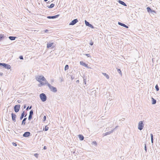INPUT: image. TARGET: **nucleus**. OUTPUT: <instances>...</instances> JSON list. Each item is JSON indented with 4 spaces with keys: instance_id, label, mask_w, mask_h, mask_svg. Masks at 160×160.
I'll return each mask as SVG.
<instances>
[{
    "instance_id": "nucleus-1",
    "label": "nucleus",
    "mask_w": 160,
    "mask_h": 160,
    "mask_svg": "<svg viewBox=\"0 0 160 160\" xmlns=\"http://www.w3.org/2000/svg\"><path fill=\"white\" fill-rule=\"evenodd\" d=\"M36 80L38 81L39 82L42 81H46V79L42 75L38 76L35 78Z\"/></svg>"
},
{
    "instance_id": "nucleus-2",
    "label": "nucleus",
    "mask_w": 160,
    "mask_h": 160,
    "mask_svg": "<svg viewBox=\"0 0 160 160\" xmlns=\"http://www.w3.org/2000/svg\"><path fill=\"white\" fill-rule=\"evenodd\" d=\"M41 101L44 102L47 100V97L46 95L44 93H42L39 95Z\"/></svg>"
},
{
    "instance_id": "nucleus-3",
    "label": "nucleus",
    "mask_w": 160,
    "mask_h": 160,
    "mask_svg": "<svg viewBox=\"0 0 160 160\" xmlns=\"http://www.w3.org/2000/svg\"><path fill=\"white\" fill-rule=\"evenodd\" d=\"M48 86L51 91L54 93L56 92H57V88L56 87L51 86L50 84H48Z\"/></svg>"
},
{
    "instance_id": "nucleus-4",
    "label": "nucleus",
    "mask_w": 160,
    "mask_h": 160,
    "mask_svg": "<svg viewBox=\"0 0 160 160\" xmlns=\"http://www.w3.org/2000/svg\"><path fill=\"white\" fill-rule=\"evenodd\" d=\"M144 127V124L143 121H140L138 124V128L140 130H142Z\"/></svg>"
},
{
    "instance_id": "nucleus-5",
    "label": "nucleus",
    "mask_w": 160,
    "mask_h": 160,
    "mask_svg": "<svg viewBox=\"0 0 160 160\" xmlns=\"http://www.w3.org/2000/svg\"><path fill=\"white\" fill-rule=\"evenodd\" d=\"M20 105L18 104L15 105L14 107V109L16 112H18L19 111L20 108Z\"/></svg>"
},
{
    "instance_id": "nucleus-6",
    "label": "nucleus",
    "mask_w": 160,
    "mask_h": 160,
    "mask_svg": "<svg viewBox=\"0 0 160 160\" xmlns=\"http://www.w3.org/2000/svg\"><path fill=\"white\" fill-rule=\"evenodd\" d=\"M45 82H42V81L40 82V84H38V86L39 87H41L43 85H47L48 86V84H49L48 81L46 80V81H44Z\"/></svg>"
},
{
    "instance_id": "nucleus-7",
    "label": "nucleus",
    "mask_w": 160,
    "mask_h": 160,
    "mask_svg": "<svg viewBox=\"0 0 160 160\" xmlns=\"http://www.w3.org/2000/svg\"><path fill=\"white\" fill-rule=\"evenodd\" d=\"M3 68L7 69H9L11 68V67L10 65L5 63H2V66Z\"/></svg>"
},
{
    "instance_id": "nucleus-8",
    "label": "nucleus",
    "mask_w": 160,
    "mask_h": 160,
    "mask_svg": "<svg viewBox=\"0 0 160 160\" xmlns=\"http://www.w3.org/2000/svg\"><path fill=\"white\" fill-rule=\"evenodd\" d=\"M7 38L6 35H4L3 34H0V41L1 42L4 39H6Z\"/></svg>"
},
{
    "instance_id": "nucleus-9",
    "label": "nucleus",
    "mask_w": 160,
    "mask_h": 160,
    "mask_svg": "<svg viewBox=\"0 0 160 160\" xmlns=\"http://www.w3.org/2000/svg\"><path fill=\"white\" fill-rule=\"evenodd\" d=\"M85 23L86 26H88L92 28H94L93 26L91 24H90L89 22H88L86 20H85Z\"/></svg>"
},
{
    "instance_id": "nucleus-10",
    "label": "nucleus",
    "mask_w": 160,
    "mask_h": 160,
    "mask_svg": "<svg viewBox=\"0 0 160 160\" xmlns=\"http://www.w3.org/2000/svg\"><path fill=\"white\" fill-rule=\"evenodd\" d=\"M78 21L77 19H75L72 21L69 24V25H73L76 23Z\"/></svg>"
},
{
    "instance_id": "nucleus-11",
    "label": "nucleus",
    "mask_w": 160,
    "mask_h": 160,
    "mask_svg": "<svg viewBox=\"0 0 160 160\" xmlns=\"http://www.w3.org/2000/svg\"><path fill=\"white\" fill-rule=\"evenodd\" d=\"M31 135V133L29 132H25L23 135V136L24 137L27 138L30 136Z\"/></svg>"
},
{
    "instance_id": "nucleus-12",
    "label": "nucleus",
    "mask_w": 160,
    "mask_h": 160,
    "mask_svg": "<svg viewBox=\"0 0 160 160\" xmlns=\"http://www.w3.org/2000/svg\"><path fill=\"white\" fill-rule=\"evenodd\" d=\"M11 116L12 120L13 122H15L16 121V115L15 114L12 113L11 114Z\"/></svg>"
},
{
    "instance_id": "nucleus-13",
    "label": "nucleus",
    "mask_w": 160,
    "mask_h": 160,
    "mask_svg": "<svg viewBox=\"0 0 160 160\" xmlns=\"http://www.w3.org/2000/svg\"><path fill=\"white\" fill-rule=\"evenodd\" d=\"M60 15L58 14L53 16H48L47 17V18L48 19H54L58 18Z\"/></svg>"
},
{
    "instance_id": "nucleus-14",
    "label": "nucleus",
    "mask_w": 160,
    "mask_h": 160,
    "mask_svg": "<svg viewBox=\"0 0 160 160\" xmlns=\"http://www.w3.org/2000/svg\"><path fill=\"white\" fill-rule=\"evenodd\" d=\"M80 63L81 65H82L83 66H84L86 68H90L88 67V64H86V63L84 62L83 61H80Z\"/></svg>"
},
{
    "instance_id": "nucleus-15",
    "label": "nucleus",
    "mask_w": 160,
    "mask_h": 160,
    "mask_svg": "<svg viewBox=\"0 0 160 160\" xmlns=\"http://www.w3.org/2000/svg\"><path fill=\"white\" fill-rule=\"evenodd\" d=\"M118 25H119L121 26H123L124 27H125L126 28H128V26H127V25H126L125 24L123 23L122 22H118Z\"/></svg>"
},
{
    "instance_id": "nucleus-16",
    "label": "nucleus",
    "mask_w": 160,
    "mask_h": 160,
    "mask_svg": "<svg viewBox=\"0 0 160 160\" xmlns=\"http://www.w3.org/2000/svg\"><path fill=\"white\" fill-rule=\"evenodd\" d=\"M118 2L121 4L123 5L124 6H127V4L121 0H119L118 1Z\"/></svg>"
},
{
    "instance_id": "nucleus-17",
    "label": "nucleus",
    "mask_w": 160,
    "mask_h": 160,
    "mask_svg": "<svg viewBox=\"0 0 160 160\" xmlns=\"http://www.w3.org/2000/svg\"><path fill=\"white\" fill-rule=\"evenodd\" d=\"M25 111H23V112L21 113V116L20 118V120H22L23 118L24 117V116L25 115Z\"/></svg>"
},
{
    "instance_id": "nucleus-18",
    "label": "nucleus",
    "mask_w": 160,
    "mask_h": 160,
    "mask_svg": "<svg viewBox=\"0 0 160 160\" xmlns=\"http://www.w3.org/2000/svg\"><path fill=\"white\" fill-rule=\"evenodd\" d=\"M8 38L10 40L12 41L15 40L17 38L15 36H9Z\"/></svg>"
},
{
    "instance_id": "nucleus-19",
    "label": "nucleus",
    "mask_w": 160,
    "mask_h": 160,
    "mask_svg": "<svg viewBox=\"0 0 160 160\" xmlns=\"http://www.w3.org/2000/svg\"><path fill=\"white\" fill-rule=\"evenodd\" d=\"M27 118H25L23 119V120L22 121V123H21L22 125H25V123H26L25 121H26V120H27Z\"/></svg>"
},
{
    "instance_id": "nucleus-20",
    "label": "nucleus",
    "mask_w": 160,
    "mask_h": 160,
    "mask_svg": "<svg viewBox=\"0 0 160 160\" xmlns=\"http://www.w3.org/2000/svg\"><path fill=\"white\" fill-rule=\"evenodd\" d=\"M113 132V131L111 130L110 131H109L107 132H106L104 133L103 134V135L104 136H106L109 134H110L111 133Z\"/></svg>"
},
{
    "instance_id": "nucleus-21",
    "label": "nucleus",
    "mask_w": 160,
    "mask_h": 160,
    "mask_svg": "<svg viewBox=\"0 0 160 160\" xmlns=\"http://www.w3.org/2000/svg\"><path fill=\"white\" fill-rule=\"evenodd\" d=\"M78 138L81 141L83 140L84 138L83 136L81 134H79L78 135Z\"/></svg>"
},
{
    "instance_id": "nucleus-22",
    "label": "nucleus",
    "mask_w": 160,
    "mask_h": 160,
    "mask_svg": "<svg viewBox=\"0 0 160 160\" xmlns=\"http://www.w3.org/2000/svg\"><path fill=\"white\" fill-rule=\"evenodd\" d=\"M53 44V43H47V48H50L52 46Z\"/></svg>"
},
{
    "instance_id": "nucleus-23",
    "label": "nucleus",
    "mask_w": 160,
    "mask_h": 160,
    "mask_svg": "<svg viewBox=\"0 0 160 160\" xmlns=\"http://www.w3.org/2000/svg\"><path fill=\"white\" fill-rule=\"evenodd\" d=\"M152 104H155L156 103V100L153 98L152 97Z\"/></svg>"
},
{
    "instance_id": "nucleus-24",
    "label": "nucleus",
    "mask_w": 160,
    "mask_h": 160,
    "mask_svg": "<svg viewBox=\"0 0 160 160\" xmlns=\"http://www.w3.org/2000/svg\"><path fill=\"white\" fill-rule=\"evenodd\" d=\"M55 6V4L53 3H52L50 6L48 5L47 7L49 8H53Z\"/></svg>"
},
{
    "instance_id": "nucleus-25",
    "label": "nucleus",
    "mask_w": 160,
    "mask_h": 160,
    "mask_svg": "<svg viewBox=\"0 0 160 160\" xmlns=\"http://www.w3.org/2000/svg\"><path fill=\"white\" fill-rule=\"evenodd\" d=\"M151 136V142L152 143H153V137L152 134L151 133L150 134Z\"/></svg>"
},
{
    "instance_id": "nucleus-26",
    "label": "nucleus",
    "mask_w": 160,
    "mask_h": 160,
    "mask_svg": "<svg viewBox=\"0 0 160 160\" xmlns=\"http://www.w3.org/2000/svg\"><path fill=\"white\" fill-rule=\"evenodd\" d=\"M102 74L104 75V76L106 77L107 79H108L109 78V77L107 74L105 73H102Z\"/></svg>"
},
{
    "instance_id": "nucleus-27",
    "label": "nucleus",
    "mask_w": 160,
    "mask_h": 160,
    "mask_svg": "<svg viewBox=\"0 0 160 160\" xmlns=\"http://www.w3.org/2000/svg\"><path fill=\"white\" fill-rule=\"evenodd\" d=\"M118 72L121 76L122 75V73L121 71V70L120 69L118 68H116Z\"/></svg>"
},
{
    "instance_id": "nucleus-28",
    "label": "nucleus",
    "mask_w": 160,
    "mask_h": 160,
    "mask_svg": "<svg viewBox=\"0 0 160 160\" xmlns=\"http://www.w3.org/2000/svg\"><path fill=\"white\" fill-rule=\"evenodd\" d=\"M147 12H151L152 9L149 7H148L147 8Z\"/></svg>"
},
{
    "instance_id": "nucleus-29",
    "label": "nucleus",
    "mask_w": 160,
    "mask_h": 160,
    "mask_svg": "<svg viewBox=\"0 0 160 160\" xmlns=\"http://www.w3.org/2000/svg\"><path fill=\"white\" fill-rule=\"evenodd\" d=\"M48 129H49V128L47 127V126H45V128H44L43 130L45 131H47L48 130Z\"/></svg>"
},
{
    "instance_id": "nucleus-30",
    "label": "nucleus",
    "mask_w": 160,
    "mask_h": 160,
    "mask_svg": "<svg viewBox=\"0 0 160 160\" xmlns=\"http://www.w3.org/2000/svg\"><path fill=\"white\" fill-rule=\"evenodd\" d=\"M69 69V66L68 65H66L64 68V70L65 71L68 70Z\"/></svg>"
},
{
    "instance_id": "nucleus-31",
    "label": "nucleus",
    "mask_w": 160,
    "mask_h": 160,
    "mask_svg": "<svg viewBox=\"0 0 160 160\" xmlns=\"http://www.w3.org/2000/svg\"><path fill=\"white\" fill-rule=\"evenodd\" d=\"M155 88H156V91H159V88L158 87V84H157L155 86Z\"/></svg>"
},
{
    "instance_id": "nucleus-32",
    "label": "nucleus",
    "mask_w": 160,
    "mask_h": 160,
    "mask_svg": "<svg viewBox=\"0 0 160 160\" xmlns=\"http://www.w3.org/2000/svg\"><path fill=\"white\" fill-rule=\"evenodd\" d=\"M33 110H31L29 112V115H33Z\"/></svg>"
},
{
    "instance_id": "nucleus-33",
    "label": "nucleus",
    "mask_w": 160,
    "mask_h": 160,
    "mask_svg": "<svg viewBox=\"0 0 160 160\" xmlns=\"http://www.w3.org/2000/svg\"><path fill=\"white\" fill-rule=\"evenodd\" d=\"M32 108V106H30V107H29V106H28V107L27 108H26V110L27 111H28V110L29 109H31Z\"/></svg>"
},
{
    "instance_id": "nucleus-34",
    "label": "nucleus",
    "mask_w": 160,
    "mask_h": 160,
    "mask_svg": "<svg viewBox=\"0 0 160 160\" xmlns=\"http://www.w3.org/2000/svg\"><path fill=\"white\" fill-rule=\"evenodd\" d=\"M32 115H29L28 119L29 121H30L32 118Z\"/></svg>"
},
{
    "instance_id": "nucleus-35",
    "label": "nucleus",
    "mask_w": 160,
    "mask_h": 160,
    "mask_svg": "<svg viewBox=\"0 0 160 160\" xmlns=\"http://www.w3.org/2000/svg\"><path fill=\"white\" fill-rule=\"evenodd\" d=\"M84 55L87 56V57L91 58V56L89 54H84Z\"/></svg>"
},
{
    "instance_id": "nucleus-36",
    "label": "nucleus",
    "mask_w": 160,
    "mask_h": 160,
    "mask_svg": "<svg viewBox=\"0 0 160 160\" xmlns=\"http://www.w3.org/2000/svg\"><path fill=\"white\" fill-rule=\"evenodd\" d=\"M144 149H145L146 152H147V146H146V143H145L144 144Z\"/></svg>"
},
{
    "instance_id": "nucleus-37",
    "label": "nucleus",
    "mask_w": 160,
    "mask_h": 160,
    "mask_svg": "<svg viewBox=\"0 0 160 160\" xmlns=\"http://www.w3.org/2000/svg\"><path fill=\"white\" fill-rule=\"evenodd\" d=\"M70 76L71 77V78L72 80H73L74 79L75 77L74 76H73V75H70Z\"/></svg>"
},
{
    "instance_id": "nucleus-38",
    "label": "nucleus",
    "mask_w": 160,
    "mask_h": 160,
    "mask_svg": "<svg viewBox=\"0 0 160 160\" xmlns=\"http://www.w3.org/2000/svg\"><path fill=\"white\" fill-rule=\"evenodd\" d=\"M89 44L91 46H92V45L93 44V42L92 41V40H91L90 41V42L89 43Z\"/></svg>"
},
{
    "instance_id": "nucleus-39",
    "label": "nucleus",
    "mask_w": 160,
    "mask_h": 160,
    "mask_svg": "<svg viewBox=\"0 0 160 160\" xmlns=\"http://www.w3.org/2000/svg\"><path fill=\"white\" fill-rule=\"evenodd\" d=\"M34 156L37 158H38V153H35L34 154Z\"/></svg>"
},
{
    "instance_id": "nucleus-40",
    "label": "nucleus",
    "mask_w": 160,
    "mask_h": 160,
    "mask_svg": "<svg viewBox=\"0 0 160 160\" xmlns=\"http://www.w3.org/2000/svg\"><path fill=\"white\" fill-rule=\"evenodd\" d=\"M83 83L85 84H86V79H85L84 78H83Z\"/></svg>"
},
{
    "instance_id": "nucleus-41",
    "label": "nucleus",
    "mask_w": 160,
    "mask_h": 160,
    "mask_svg": "<svg viewBox=\"0 0 160 160\" xmlns=\"http://www.w3.org/2000/svg\"><path fill=\"white\" fill-rule=\"evenodd\" d=\"M19 58L21 60H23V56L22 55L20 56L19 57Z\"/></svg>"
},
{
    "instance_id": "nucleus-42",
    "label": "nucleus",
    "mask_w": 160,
    "mask_h": 160,
    "mask_svg": "<svg viewBox=\"0 0 160 160\" xmlns=\"http://www.w3.org/2000/svg\"><path fill=\"white\" fill-rule=\"evenodd\" d=\"M12 144L14 146H16L17 145V144L16 142H12Z\"/></svg>"
},
{
    "instance_id": "nucleus-43",
    "label": "nucleus",
    "mask_w": 160,
    "mask_h": 160,
    "mask_svg": "<svg viewBox=\"0 0 160 160\" xmlns=\"http://www.w3.org/2000/svg\"><path fill=\"white\" fill-rule=\"evenodd\" d=\"M17 102L18 103H21L22 102V100L20 99L18 100L17 101Z\"/></svg>"
},
{
    "instance_id": "nucleus-44",
    "label": "nucleus",
    "mask_w": 160,
    "mask_h": 160,
    "mask_svg": "<svg viewBox=\"0 0 160 160\" xmlns=\"http://www.w3.org/2000/svg\"><path fill=\"white\" fill-rule=\"evenodd\" d=\"M151 12L152 13H156V12L154 10H152V9L151 10Z\"/></svg>"
},
{
    "instance_id": "nucleus-45",
    "label": "nucleus",
    "mask_w": 160,
    "mask_h": 160,
    "mask_svg": "<svg viewBox=\"0 0 160 160\" xmlns=\"http://www.w3.org/2000/svg\"><path fill=\"white\" fill-rule=\"evenodd\" d=\"M118 127V126H116V127L114 128L113 130H112L113 131H113H114Z\"/></svg>"
},
{
    "instance_id": "nucleus-46",
    "label": "nucleus",
    "mask_w": 160,
    "mask_h": 160,
    "mask_svg": "<svg viewBox=\"0 0 160 160\" xmlns=\"http://www.w3.org/2000/svg\"><path fill=\"white\" fill-rule=\"evenodd\" d=\"M46 117L45 116H44L43 117V121H45L46 120Z\"/></svg>"
},
{
    "instance_id": "nucleus-47",
    "label": "nucleus",
    "mask_w": 160,
    "mask_h": 160,
    "mask_svg": "<svg viewBox=\"0 0 160 160\" xmlns=\"http://www.w3.org/2000/svg\"><path fill=\"white\" fill-rule=\"evenodd\" d=\"M92 143L94 144H95L96 145H97V142L96 141H93Z\"/></svg>"
},
{
    "instance_id": "nucleus-48",
    "label": "nucleus",
    "mask_w": 160,
    "mask_h": 160,
    "mask_svg": "<svg viewBox=\"0 0 160 160\" xmlns=\"http://www.w3.org/2000/svg\"><path fill=\"white\" fill-rule=\"evenodd\" d=\"M43 149H44V150H46V149H47V148L46 146H44V147H43Z\"/></svg>"
},
{
    "instance_id": "nucleus-49",
    "label": "nucleus",
    "mask_w": 160,
    "mask_h": 160,
    "mask_svg": "<svg viewBox=\"0 0 160 160\" xmlns=\"http://www.w3.org/2000/svg\"><path fill=\"white\" fill-rule=\"evenodd\" d=\"M49 30H48L46 29L45 30V32L46 33H47L48 32Z\"/></svg>"
},
{
    "instance_id": "nucleus-50",
    "label": "nucleus",
    "mask_w": 160,
    "mask_h": 160,
    "mask_svg": "<svg viewBox=\"0 0 160 160\" xmlns=\"http://www.w3.org/2000/svg\"><path fill=\"white\" fill-rule=\"evenodd\" d=\"M79 80H77L76 81V82L77 83H79Z\"/></svg>"
},
{
    "instance_id": "nucleus-51",
    "label": "nucleus",
    "mask_w": 160,
    "mask_h": 160,
    "mask_svg": "<svg viewBox=\"0 0 160 160\" xmlns=\"http://www.w3.org/2000/svg\"><path fill=\"white\" fill-rule=\"evenodd\" d=\"M26 107V104H25L23 106V109H25Z\"/></svg>"
},
{
    "instance_id": "nucleus-52",
    "label": "nucleus",
    "mask_w": 160,
    "mask_h": 160,
    "mask_svg": "<svg viewBox=\"0 0 160 160\" xmlns=\"http://www.w3.org/2000/svg\"><path fill=\"white\" fill-rule=\"evenodd\" d=\"M125 119V118H122V119H121L120 120L122 121H124Z\"/></svg>"
},
{
    "instance_id": "nucleus-53",
    "label": "nucleus",
    "mask_w": 160,
    "mask_h": 160,
    "mask_svg": "<svg viewBox=\"0 0 160 160\" xmlns=\"http://www.w3.org/2000/svg\"><path fill=\"white\" fill-rule=\"evenodd\" d=\"M3 75V73L2 72H0V76H2Z\"/></svg>"
},
{
    "instance_id": "nucleus-54",
    "label": "nucleus",
    "mask_w": 160,
    "mask_h": 160,
    "mask_svg": "<svg viewBox=\"0 0 160 160\" xmlns=\"http://www.w3.org/2000/svg\"><path fill=\"white\" fill-rule=\"evenodd\" d=\"M3 63L0 62V66H2Z\"/></svg>"
},
{
    "instance_id": "nucleus-55",
    "label": "nucleus",
    "mask_w": 160,
    "mask_h": 160,
    "mask_svg": "<svg viewBox=\"0 0 160 160\" xmlns=\"http://www.w3.org/2000/svg\"><path fill=\"white\" fill-rule=\"evenodd\" d=\"M27 115V113H26V114H25V115L24 116V117H26Z\"/></svg>"
},
{
    "instance_id": "nucleus-56",
    "label": "nucleus",
    "mask_w": 160,
    "mask_h": 160,
    "mask_svg": "<svg viewBox=\"0 0 160 160\" xmlns=\"http://www.w3.org/2000/svg\"><path fill=\"white\" fill-rule=\"evenodd\" d=\"M47 3H50V2L49 1L48 2H47Z\"/></svg>"
},
{
    "instance_id": "nucleus-57",
    "label": "nucleus",
    "mask_w": 160,
    "mask_h": 160,
    "mask_svg": "<svg viewBox=\"0 0 160 160\" xmlns=\"http://www.w3.org/2000/svg\"><path fill=\"white\" fill-rule=\"evenodd\" d=\"M48 0H44V1L45 2H47Z\"/></svg>"
}]
</instances>
